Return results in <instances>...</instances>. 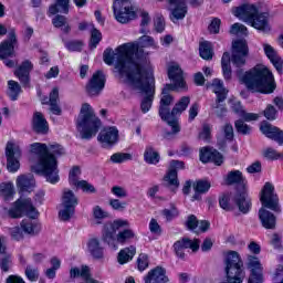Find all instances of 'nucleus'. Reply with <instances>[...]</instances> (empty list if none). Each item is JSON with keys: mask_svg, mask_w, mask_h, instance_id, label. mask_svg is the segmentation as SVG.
<instances>
[{"mask_svg": "<svg viewBox=\"0 0 283 283\" xmlns=\"http://www.w3.org/2000/svg\"><path fill=\"white\" fill-rule=\"evenodd\" d=\"M144 48H156L154 38L143 35L136 42L125 43L118 46L117 67L125 72V61L133 60L128 74H154V65L149 59V52Z\"/></svg>", "mask_w": 283, "mask_h": 283, "instance_id": "nucleus-1", "label": "nucleus"}, {"mask_svg": "<svg viewBox=\"0 0 283 283\" xmlns=\"http://www.w3.org/2000/svg\"><path fill=\"white\" fill-rule=\"evenodd\" d=\"M31 153L36 156L38 161L31 166V171L38 176H44L46 182L56 185L61 178L59 177V160L61 156H65V148L61 144H31Z\"/></svg>", "mask_w": 283, "mask_h": 283, "instance_id": "nucleus-2", "label": "nucleus"}, {"mask_svg": "<svg viewBox=\"0 0 283 283\" xmlns=\"http://www.w3.org/2000/svg\"><path fill=\"white\" fill-rule=\"evenodd\" d=\"M235 74L239 81L243 83L250 92L273 94L277 87L273 73L264 65H256L245 73L244 70L239 69Z\"/></svg>", "mask_w": 283, "mask_h": 283, "instance_id": "nucleus-3", "label": "nucleus"}, {"mask_svg": "<svg viewBox=\"0 0 283 283\" xmlns=\"http://www.w3.org/2000/svg\"><path fill=\"white\" fill-rule=\"evenodd\" d=\"M260 201L262 207L259 210V220L264 229L275 230L277 219L274 213H282L280 197L275 193V187L271 182H265L261 190ZM266 209H270L266 210Z\"/></svg>", "mask_w": 283, "mask_h": 283, "instance_id": "nucleus-4", "label": "nucleus"}, {"mask_svg": "<svg viewBox=\"0 0 283 283\" xmlns=\"http://www.w3.org/2000/svg\"><path fill=\"white\" fill-rule=\"evenodd\" d=\"M128 84L132 90L142 94L140 111L147 114L151 109L156 94V77L154 73H128Z\"/></svg>", "mask_w": 283, "mask_h": 283, "instance_id": "nucleus-5", "label": "nucleus"}, {"mask_svg": "<svg viewBox=\"0 0 283 283\" xmlns=\"http://www.w3.org/2000/svg\"><path fill=\"white\" fill-rule=\"evenodd\" d=\"M123 227H129V221L117 219L113 222L105 223L102 232L103 242H106L115 251L118 249V244H129L130 240H136V232L129 228L116 234V231L123 229Z\"/></svg>", "mask_w": 283, "mask_h": 283, "instance_id": "nucleus-6", "label": "nucleus"}, {"mask_svg": "<svg viewBox=\"0 0 283 283\" xmlns=\"http://www.w3.org/2000/svg\"><path fill=\"white\" fill-rule=\"evenodd\" d=\"M101 118L94 113V108L87 103L81 107L80 114L76 119V129L82 140H92L101 129Z\"/></svg>", "mask_w": 283, "mask_h": 283, "instance_id": "nucleus-7", "label": "nucleus"}, {"mask_svg": "<svg viewBox=\"0 0 283 283\" xmlns=\"http://www.w3.org/2000/svg\"><path fill=\"white\" fill-rule=\"evenodd\" d=\"M234 17L251 25L259 32H270L271 27L269 25V12H259L258 7L254 4H242L233 10Z\"/></svg>", "mask_w": 283, "mask_h": 283, "instance_id": "nucleus-8", "label": "nucleus"}, {"mask_svg": "<svg viewBox=\"0 0 283 283\" xmlns=\"http://www.w3.org/2000/svg\"><path fill=\"white\" fill-rule=\"evenodd\" d=\"M78 205V198L74 191L65 188L62 192V202L60 205L59 218L62 222H70L72 216L76 211Z\"/></svg>", "mask_w": 283, "mask_h": 283, "instance_id": "nucleus-9", "label": "nucleus"}, {"mask_svg": "<svg viewBox=\"0 0 283 283\" xmlns=\"http://www.w3.org/2000/svg\"><path fill=\"white\" fill-rule=\"evenodd\" d=\"M113 12L118 23H129L136 19V8L132 0H115L113 2Z\"/></svg>", "mask_w": 283, "mask_h": 283, "instance_id": "nucleus-10", "label": "nucleus"}, {"mask_svg": "<svg viewBox=\"0 0 283 283\" xmlns=\"http://www.w3.org/2000/svg\"><path fill=\"white\" fill-rule=\"evenodd\" d=\"M168 78L172 81V84H166L161 94H169V92L176 91L187 92V83L179 65H170L168 67Z\"/></svg>", "mask_w": 283, "mask_h": 283, "instance_id": "nucleus-11", "label": "nucleus"}, {"mask_svg": "<svg viewBox=\"0 0 283 283\" xmlns=\"http://www.w3.org/2000/svg\"><path fill=\"white\" fill-rule=\"evenodd\" d=\"M27 211V216L31 218V220H36L39 218V210L32 203V199H18L14 202V207L8 210V214L10 218H21L23 212Z\"/></svg>", "mask_w": 283, "mask_h": 283, "instance_id": "nucleus-12", "label": "nucleus"}, {"mask_svg": "<svg viewBox=\"0 0 283 283\" xmlns=\"http://www.w3.org/2000/svg\"><path fill=\"white\" fill-rule=\"evenodd\" d=\"M180 169H185V161L171 160L168 172L164 177V180L166 182L165 187H167V189H170L172 193H176V191H178V188L180 187V181L178 180V171H180Z\"/></svg>", "mask_w": 283, "mask_h": 283, "instance_id": "nucleus-13", "label": "nucleus"}, {"mask_svg": "<svg viewBox=\"0 0 283 283\" xmlns=\"http://www.w3.org/2000/svg\"><path fill=\"white\" fill-rule=\"evenodd\" d=\"M247 56H249V45L247 40H237L232 43L231 62L235 67H244L247 65Z\"/></svg>", "mask_w": 283, "mask_h": 283, "instance_id": "nucleus-14", "label": "nucleus"}, {"mask_svg": "<svg viewBox=\"0 0 283 283\" xmlns=\"http://www.w3.org/2000/svg\"><path fill=\"white\" fill-rule=\"evenodd\" d=\"M6 157L8 171L10 174H17V171L21 169V164H19L21 148L17 144L8 142L6 146Z\"/></svg>", "mask_w": 283, "mask_h": 283, "instance_id": "nucleus-15", "label": "nucleus"}, {"mask_svg": "<svg viewBox=\"0 0 283 283\" xmlns=\"http://www.w3.org/2000/svg\"><path fill=\"white\" fill-rule=\"evenodd\" d=\"M119 54L120 52L118 51V46L116 48L115 52L113 49L108 48L103 53V61L104 63H106V65H114V61H115V70H118L119 74H126V78L127 81H129V70L134 61L132 60V57L129 60H125V71H122L120 69L117 67Z\"/></svg>", "mask_w": 283, "mask_h": 283, "instance_id": "nucleus-16", "label": "nucleus"}, {"mask_svg": "<svg viewBox=\"0 0 283 283\" xmlns=\"http://www.w3.org/2000/svg\"><path fill=\"white\" fill-rule=\"evenodd\" d=\"M105 90V74L103 71L95 72L85 86L88 96H98Z\"/></svg>", "mask_w": 283, "mask_h": 283, "instance_id": "nucleus-17", "label": "nucleus"}, {"mask_svg": "<svg viewBox=\"0 0 283 283\" xmlns=\"http://www.w3.org/2000/svg\"><path fill=\"white\" fill-rule=\"evenodd\" d=\"M32 70H34V65L30 60H25L14 71V76H17L24 88L31 87L30 72Z\"/></svg>", "mask_w": 283, "mask_h": 283, "instance_id": "nucleus-18", "label": "nucleus"}, {"mask_svg": "<svg viewBox=\"0 0 283 283\" xmlns=\"http://www.w3.org/2000/svg\"><path fill=\"white\" fill-rule=\"evenodd\" d=\"M102 147H114L118 143V128L111 126L102 129L97 136Z\"/></svg>", "mask_w": 283, "mask_h": 283, "instance_id": "nucleus-19", "label": "nucleus"}, {"mask_svg": "<svg viewBox=\"0 0 283 283\" xmlns=\"http://www.w3.org/2000/svg\"><path fill=\"white\" fill-rule=\"evenodd\" d=\"M185 249H191L193 252L198 251V249H200V239L191 240L189 238H184L175 242L174 250L177 258L185 260Z\"/></svg>", "mask_w": 283, "mask_h": 283, "instance_id": "nucleus-20", "label": "nucleus"}, {"mask_svg": "<svg viewBox=\"0 0 283 283\" xmlns=\"http://www.w3.org/2000/svg\"><path fill=\"white\" fill-rule=\"evenodd\" d=\"M18 45L17 32L14 29L9 31L8 39L0 43V59H8L14 54V48Z\"/></svg>", "mask_w": 283, "mask_h": 283, "instance_id": "nucleus-21", "label": "nucleus"}, {"mask_svg": "<svg viewBox=\"0 0 283 283\" xmlns=\"http://www.w3.org/2000/svg\"><path fill=\"white\" fill-rule=\"evenodd\" d=\"M200 160L203 164L214 163L218 167L224 163V157L220 151L211 147H205L200 149Z\"/></svg>", "mask_w": 283, "mask_h": 283, "instance_id": "nucleus-22", "label": "nucleus"}, {"mask_svg": "<svg viewBox=\"0 0 283 283\" xmlns=\"http://www.w3.org/2000/svg\"><path fill=\"white\" fill-rule=\"evenodd\" d=\"M170 3V19L171 21H182L187 17L188 8L185 0H168Z\"/></svg>", "mask_w": 283, "mask_h": 283, "instance_id": "nucleus-23", "label": "nucleus"}, {"mask_svg": "<svg viewBox=\"0 0 283 283\" xmlns=\"http://www.w3.org/2000/svg\"><path fill=\"white\" fill-rule=\"evenodd\" d=\"M145 283H169V276H167V269L158 265L151 269L147 275L144 276Z\"/></svg>", "mask_w": 283, "mask_h": 283, "instance_id": "nucleus-24", "label": "nucleus"}, {"mask_svg": "<svg viewBox=\"0 0 283 283\" xmlns=\"http://www.w3.org/2000/svg\"><path fill=\"white\" fill-rule=\"evenodd\" d=\"M247 266L250 270V279L264 280V268L262 266V263H260L258 256L249 255Z\"/></svg>", "mask_w": 283, "mask_h": 283, "instance_id": "nucleus-25", "label": "nucleus"}, {"mask_svg": "<svg viewBox=\"0 0 283 283\" xmlns=\"http://www.w3.org/2000/svg\"><path fill=\"white\" fill-rule=\"evenodd\" d=\"M261 132L270 138V140H274L279 145H283V130L276 126H273L269 123H263L260 127Z\"/></svg>", "mask_w": 283, "mask_h": 283, "instance_id": "nucleus-26", "label": "nucleus"}, {"mask_svg": "<svg viewBox=\"0 0 283 283\" xmlns=\"http://www.w3.org/2000/svg\"><path fill=\"white\" fill-rule=\"evenodd\" d=\"M263 50L265 56L269 59V61L272 63L279 74H282L283 60L280 54H277V51L271 44L266 43L263 44Z\"/></svg>", "mask_w": 283, "mask_h": 283, "instance_id": "nucleus-27", "label": "nucleus"}, {"mask_svg": "<svg viewBox=\"0 0 283 283\" xmlns=\"http://www.w3.org/2000/svg\"><path fill=\"white\" fill-rule=\"evenodd\" d=\"M233 202L237 205L241 213H249L251 211V198L247 193V189L238 191L233 197Z\"/></svg>", "mask_w": 283, "mask_h": 283, "instance_id": "nucleus-28", "label": "nucleus"}, {"mask_svg": "<svg viewBox=\"0 0 283 283\" xmlns=\"http://www.w3.org/2000/svg\"><path fill=\"white\" fill-rule=\"evenodd\" d=\"M160 104H159V116L161 120H169L171 118V108L170 105L174 104V96L169 93L161 94Z\"/></svg>", "mask_w": 283, "mask_h": 283, "instance_id": "nucleus-29", "label": "nucleus"}, {"mask_svg": "<svg viewBox=\"0 0 283 283\" xmlns=\"http://www.w3.org/2000/svg\"><path fill=\"white\" fill-rule=\"evenodd\" d=\"M226 185H237L238 191H241L247 189V179H244V176H242V171L231 170L227 175Z\"/></svg>", "mask_w": 283, "mask_h": 283, "instance_id": "nucleus-30", "label": "nucleus"}, {"mask_svg": "<svg viewBox=\"0 0 283 283\" xmlns=\"http://www.w3.org/2000/svg\"><path fill=\"white\" fill-rule=\"evenodd\" d=\"M32 127L35 134H48V132H50L48 120L43 117V113L41 112H35L33 114Z\"/></svg>", "mask_w": 283, "mask_h": 283, "instance_id": "nucleus-31", "label": "nucleus"}, {"mask_svg": "<svg viewBox=\"0 0 283 283\" xmlns=\"http://www.w3.org/2000/svg\"><path fill=\"white\" fill-rule=\"evenodd\" d=\"M87 249L92 258H94L95 260H103L105 255V248H103V245L101 244V239H90L87 242Z\"/></svg>", "mask_w": 283, "mask_h": 283, "instance_id": "nucleus-32", "label": "nucleus"}, {"mask_svg": "<svg viewBox=\"0 0 283 283\" xmlns=\"http://www.w3.org/2000/svg\"><path fill=\"white\" fill-rule=\"evenodd\" d=\"M36 186V181L34 180V176L32 175H21L17 178V187L21 193L28 191H32Z\"/></svg>", "mask_w": 283, "mask_h": 283, "instance_id": "nucleus-33", "label": "nucleus"}, {"mask_svg": "<svg viewBox=\"0 0 283 283\" xmlns=\"http://www.w3.org/2000/svg\"><path fill=\"white\" fill-rule=\"evenodd\" d=\"M169 127H171V132L165 130L163 134V138L165 140H174L177 136V134H180V124L178 123V118H168L164 119Z\"/></svg>", "mask_w": 283, "mask_h": 283, "instance_id": "nucleus-34", "label": "nucleus"}, {"mask_svg": "<svg viewBox=\"0 0 283 283\" xmlns=\"http://www.w3.org/2000/svg\"><path fill=\"white\" fill-rule=\"evenodd\" d=\"M20 227L23 231V233H27V235H39L41 233V223L32 220H22L20 223Z\"/></svg>", "mask_w": 283, "mask_h": 283, "instance_id": "nucleus-35", "label": "nucleus"}, {"mask_svg": "<svg viewBox=\"0 0 283 283\" xmlns=\"http://www.w3.org/2000/svg\"><path fill=\"white\" fill-rule=\"evenodd\" d=\"M212 92L216 94V101H227V95L229 91L224 87V82L219 78H214L211 84Z\"/></svg>", "mask_w": 283, "mask_h": 283, "instance_id": "nucleus-36", "label": "nucleus"}, {"mask_svg": "<svg viewBox=\"0 0 283 283\" xmlns=\"http://www.w3.org/2000/svg\"><path fill=\"white\" fill-rule=\"evenodd\" d=\"M50 14H70V0H55L54 4L49 7Z\"/></svg>", "mask_w": 283, "mask_h": 283, "instance_id": "nucleus-37", "label": "nucleus"}, {"mask_svg": "<svg viewBox=\"0 0 283 283\" xmlns=\"http://www.w3.org/2000/svg\"><path fill=\"white\" fill-rule=\"evenodd\" d=\"M134 255H136V247L130 245L124 248L117 254V262L118 264H127V262L134 260Z\"/></svg>", "mask_w": 283, "mask_h": 283, "instance_id": "nucleus-38", "label": "nucleus"}, {"mask_svg": "<svg viewBox=\"0 0 283 283\" xmlns=\"http://www.w3.org/2000/svg\"><path fill=\"white\" fill-rule=\"evenodd\" d=\"M221 67L224 81H231L233 76V71L231 70V54L224 52L221 57Z\"/></svg>", "mask_w": 283, "mask_h": 283, "instance_id": "nucleus-39", "label": "nucleus"}, {"mask_svg": "<svg viewBox=\"0 0 283 283\" xmlns=\"http://www.w3.org/2000/svg\"><path fill=\"white\" fill-rule=\"evenodd\" d=\"M189 103H191V97H181L178 103H176L172 107L170 118H176V116L182 114V112H185L187 107H189Z\"/></svg>", "mask_w": 283, "mask_h": 283, "instance_id": "nucleus-40", "label": "nucleus"}, {"mask_svg": "<svg viewBox=\"0 0 283 283\" xmlns=\"http://www.w3.org/2000/svg\"><path fill=\"white\" fill-rule=\"evenodd\" d=\"M50 112L55 116H61L62 111L61 106H59V88H53L50 93Z\"/></svg>", "mask_w": 283, "mask_h": 283, "instance_id": "nucleus-41", "label": "nucleus"}, {"mask_svg": "<svg viewBox=\"0 0 283 283\" xmlns=\"http://www.w3.org/2000/svg\"><path fill=\"white\" fill-rule=\"evenodd\" d=\"M21 92V84H19V82L13 80L8 81L7 95L9 96L10 101H17Z\"/></svg>", "mask_w": 283, "mask_h": 283, "instance_id": "nucleus-42", "label": "nucleus"}, {"mask_svg": "<svg viewBox=\"0 0 283 283\" xmlns=\"http://www.w3.org/2000/svg\"><path fill=\"white\" fill-rule=\"evenodd\" d=\"M52 24L54 28H61L62 32L64 34H70V31L72 30L70 28V23H67V18L65 15L57 14L52 19Z\"/></svg>", "mask_w": 283, "mask_h": 283, "instance_id": "nucleus-43", "label": "nucleus"}, {"mask_svg": "<svg viewBox=\"0 0 283 283\" xmlns=\"http://www.w3.org/2000/svg\"><path fill=\"white\" fill-rule=\"evenodd\" d=\"M199 54L205 61H211V59H213V48L211 46V42H201L199 44Z\"/></svg>", "mask_w": 283, "mask_h": 283, "instance_id": "nucleus-44", "label": "nucleus"}, {"mask_svg": "<svg viewBox=\"0 0 283 283\" xmlns=\"http://www.w3.org/2000/svg\"><path fill=\"white\" fill-rule=\"evenodd\" d=\"M144 160L148 163V165H157V163H160V155L158 151L154 150V147L148 146L144 153Z\"/></svg>", "mask_w": 283, "mask_h": 283, "instance_id": "nucleus-45", "label": "nucleus"}, {"mask_svg": "<svg viewBox=\"0 0 283 283\" xmlns=\"http://www.w3.org/2000/svg\"><path fill=\"white\" fill-rule=\"evenodd\" d=\"M224 101H218L216 99L214 103H212L211 105V111L212 114H214V116H217V118H224V116H227V106L223 104Z\"/></svg>", "mask_w": 283, "mask_h": 283, "instance_id": "nucleus-46", "label": "nucleus"}, {"mask_svg": "<svg viewBox=\"0 0 283 283\" xmlns=\"http://www.w3.org/2000/svg\"><path fill=\"white\" fill-rule=\"evenodd\" d=\"M0 196L3 197V200L8 202V200H12L14 197V185L8 182V184H1L0 185Z\"/></svg>", "mask_w": 283, "mask_h": 283, "instance_id": "nucleus-47", "label": "nucleus"}, {"mask_svg": "<svg viewBox=\"0 0 283 283\" xmlns=\"http://www.w3.org/2000/svg\"><path fill=\"white\" fill-rule=\"evenodd\" d=\"M88 273H90V268L87 265H84L81 269L72 268L70 270V277L71 280H75V277H83L85 280Z\"/></svg>", "mask_w": 283, "mask_h": 283, "instance_id": "nucleus-48", "label": "nucleus"}, {"mask_svg": "<svg viewBox=\"0 0 283 283\" xmlns=\"http://www.w3.org/2000/svg\"><path fill=\"white\" fill-rule=\"evenodd\" d=\"M133 156L129 153H115L111 156V163L115 165H120L123 163H127V160H132Z\"/></svg>", "mask_w": 283, "mask_h": 283, "instance_id": "nucleus-49", "label": "nucleus"}, {"mask_svg": "<svg viewBox=\"0 0 283 283\" xmlns=\"http://www.w3.org/2000/svg\"><path fill=\"white\" fill-rule=\"evenodd\" d=\"M161 216L166 218L167 222H171L174 218H178V216H180V212L178 211V208H176V205L170 203V209H164L161 211Z\"/></svg>", "mask_w": 283, "mask_h": 283, "instance_id": "nucleus-50", "label": "nucleus"}, {"mask_svg": "<svg viewBox=\"0 0 283 283\" xmlns=\"http://www.w3.org/2000/svg\"><path fill=\"white\" fill-rule=\"evenodd\" d=\"M63 43L66 50H69V52H81V50H83V41L81 40H63Z\"/></svg>", "mask_w": 283, "mask_h": 283, "instance_id": "nucleus-51", "label": "nucleus"}, {"mask_svg": "<svg viewBox=\"0 0 283 283\" xmlns=\"http://www.w3.org/2000/svg\"><path fill=\"white\" fill-rule=\"evenodd\" d=\"M211 189V182L201 179L193 184V190L198 193H207Z\"/></svg>", "mask_w": 283, "mask_h": 283, "instance_id": "nucleus-52", "label": "nucleus"}, {"mask_svg": "<svg viewBox=\"0 0 283 283\" xmlns=\"http://www.w3.org/2000/svg\"><path fill=\"white\" fill-rule=\"evenodd\" d=\"M102 40H103V34L101 33V31H98V29L96 28H93V30L91 31V41H90L91 50L96 49V46L101 43Z\"/></svg>", "mask_w": 283, "mask_h": 283, "instance_id": "nucleus-53", "label": "nucleus"}, {"mask_svg": "<svg viewBox=\"0 0 283 283\" xmlns=\"http://www.w3.org/2000/svg\"><path fill=\"white\" fill-rule=\"evenodd\" d=\"M234 127L238 134H242V136H249L251 134V126L244 123L242 119H237L234 122Z\"/></svg>", "mask_w": 283, "mask_h": 283, "instance_id": "nucleus-54", "label": "nucleus"}, {"mask_svg": "<svg viewBox=\"0 0 283 283\" xmlns=\"http://www.w3.org/2000/svg\"><path fill=\"white\" fill-rule=\"evenodd\" d=\"M230 200H231L230 192L222 193L219 197V205L221 209H223V211H233V207H231V203H229Z\"/></svg>", "mask_w": 283, "mask_h": 283, "instance_id": "nucleus-55", "label": "nucleus"}, {"mask_svg": "<svg viewBox=\"0 0 283 283\" xmlns=\"http://www.w3.org/2000/svg\"><path fill=\"white\" fill-rule=\"evenodd\" d=\"M78 176H81V167L78 166H74L69 174V182L70 185H72L73 187H77L78 186Z\"/></svg>", "mask_w": 283, "mask_h": 283, "instance_id": "nucleus-56", "label": "nucleus"}, {"mask_svg": "<svg viewBox=\"0 0 283 283\" xmlns=\"http://www.w3.org/2000/svg\"><path fill=\"white\" fill-rule=\"evenodd\" d=\"M24 275L29 282H36V280H39V268L27 265Z\"/></svg>", "mask_w": 283, "mask_h": 283, "instance_id": "nucleus-57", "label": "nucleus"}, {"mask_svg": "<svg viewBox=\"0 0 283 283\" xmlns=\"http://www.w3.org/2000/svg\"><path fill=\"white\" fill-rule=\"evenodd\" d=\"M230 34L249 36V29L244 24L237 22L230 27Z\"/></svg>", "mask_w": 283, "mask_h": 283, "instance_id": "nucleus-58", "label": "nucleus"}, {"mask_svg": "<svg viewBox=\"0 0 283 283\" xmlns=\"http://www.w3.org/2000/svg\"><path fill=\"white\" fill-rule=\"evenodd\" d=\"M12 266V255L6 254L4 256L0 258V269L3 273H8L10 268Z\"/></svg>", "mask_w": 283, "mask_h": 283, "instance_id": "nucleus-59", "label": "nucleus"}, {"mask_svg": "<svg viewBox=\"0 0 283 283\" xmlns=\"http://www.w3.org/2000/svg\"><path fill=\"white\" fill-rule=\"evenodd\" d=\"M149 268V256L145 253L139 254L137 259V269L143 272Z\"/></svg>", "mask_w": 283, "mask_h": 283, "instance_id": "nucleus-60", "label": "nucleus"}, {"mask_svg": "<svg viewBox=\"0 0 283 283\" xmlns=\"http://www.w3.org/2000/svg\"><path fill=\"white\" fill-rule=\"evenodd\" d=\"M264 158L268 160H277L282 158V154L277 153V150L273 149L272 147H268L263 150Z\"/></svg>", "mask_w": 283, "mask_h": 283, "instance_id": "nucleus-61", "label": "nucleus"}, {"mask_svg": "<svg viewBox=\"0 0 283 283\" xmlns=\"http://www.w3.org/2000/svg\"><path fill=\"white\" fill-rule=\"evenodd\" d=\"M198 224H200V221H198V218L195 214L188 216L186 227L189 231H196V229H198Z\"/></svg>", "mask_w": 283, "mask_h": 283, "instance_id": "nucleus-62", "label": "nucleus"}, {"mask_svg": "<svg viewBox=\"0 0 283 283\" xmlns=\"http://www.w3.org/2000/svg\"><path fill=\"white\" fill-rule=\"evenodd\" d=\"M111 193H113V196H115L116 198H127V196H128L127 189H125L120 186H114L111 189Z\"/></svg>", "mask_w": 283, "mask_h": 283, "instance_id": "nucleus-63", "label": "nucleus"}, {"mask_svg": "<svg viewBox=\"0 0 283 283\" xmlns=\"http://www.w3.org/2000/svg\"><path fill=\"white\" fill-rule=\"evenodd\" d=\"M272 282L283 283V266L282 265H279L277 269L275 270V272L272 276Z\"/></svg>", "mask_w": 283, "mask_h": 283, "instance_id": "nucleus-64", "label": "nucleus"}]
</instances>
